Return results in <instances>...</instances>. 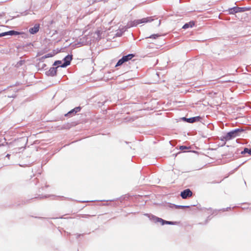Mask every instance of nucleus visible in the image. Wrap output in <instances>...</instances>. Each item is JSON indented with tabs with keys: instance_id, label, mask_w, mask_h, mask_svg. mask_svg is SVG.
I'll use <instances>...</instances> for the list:
<instances>
[{
	"instance_id": "obj_12",
	"label": "nucleus",
	"mask_w": 251,
	"mask_h": 251,
	"mask_svg": "<svg viewBox=\"0 0 251 251\" xmlns=\"http://www.w3.org/2000/svg\"><path fill=\"white\" fill-rule=\"evenodd\" d=\"M195 25V23L193 21H191L188 23L185 24L182 27L184 29H187L189 27H192Z\"/></svg>"
},
{
	"instance_id": "obj_1",
	"label": "nucleus",
	"mask_w": 251,
	"mask_h": 251,
	"mask_svg": "<svg viewBox=\"0 0 251 251\" xmlns=\"http://www.w3.org/2000/svg\"><path fill=\"white\" fill-rule=\"evenodd\" d=\"M134 54H129L127 55L124 56L121 59H120L116 65V67L120 66L123 65L124 63L130 60L133 57Z\"/></svg>"
},
{
	"instance_id": "obj_15",
	"label": "nucleus",
	"mask_w": 251,
	"mask_h": 251,
	"mask_svg": "<svg viewBox=\"0 0 251 251\" xmlns=\"http://www.w3.org/2000/svg\"><path fill=\"white\" fill-rule=\"evenodd\" d=\"M242 153H248L251 155V148L249 149L248 148H245L244 151L242 152Z\"/></svg>"
},
{
	"instance_id": "obj_21",
	"label": "nucleus",
	"mask_w": 251,
	"mask_h": 251,
	"mask_svg": "<svg viewBox=\"0 0 251 251\" xmlns=\"http://www.w3.org/2000/svg\"><path fill=\"white\" fill-rule=\"evenodd\" d=\"M1 16V15L0 14V17Z\"/></svg>"
},
{
	"instance_id": "obj_13",
	"label": "nucleus",
	"mask_w": 251,
	"mask_h": 251,
	"mask_svg": "<svg viewBox=\"0 0 251 251\" xmlns=\"http://www.w3.org/2000/svg\"><path fill=\"white\" fill-rule=\"evenodd\" d=\"M80 110V108L79 107H76L74 109H72V110H71L70 111H69L67 113V115H71V114H75L76 113H77V112H79Z\"/></svg>"
},
{
	"instance_id": "obj_16",
	"label": "nucleus",
	"mask_w": 251,
	"mask_h": 251,
	"mask_svg": "<svg viewBox=\"0 0 251 251\" xmlns=\"http://www.w3.org/2000/svg\"><path fill=\"white\" fill-rule=\"evenodd\" d=\"M56 53V52H53V53H48V57H52L53 55H54Z\"/></svg>"
},
{
	"instance_id": "obj_4",
	"label": "nucleus",
	"mask_w": 251,
	"mask_h": 251,
	"mask_svg": "<svg viewBox=\"0 0 251 251\" xmlns=\"http://www.w3.org/2000/svg\"><path fill=\"white\" fill-rule=\"evenodd\" d=\"M180 196L182 199H185L192 196V192L190 189H185L181 192Z\"/></svg>"
},
{
	"instance_id": "obj_18",
	"label": "nucleus",
	"mask_w": 251,
	"mask_h": 251,
	"mask_svg": "<svg viewBox=\"0 0 251 251\" xmlns=\"http://www.w3.org/2000/svg\"><path fill=\"white\" fill-rule=\"evenodd\" d=\"M96 33L98 35V37H99L102 33V32L100 30H97Z\"/></svg>"
},
{
	"instance_id": "obj_9",
	"label": "nucleus",
	"mask_w": 251,
	"mask_h": 251,
	"mask_svg": "<svg viewBox=\"0 0 251 251\" xmlns=\"http://www.w3.org/2000/svg\"><path fill=\"white\" fill-rule=\"evenodd\" d=\"M39 25L36 24L34 26V27H31L29 28V32L31 34H35L39 31Z\"/></svg>"
},
{
	"instance_id": "obj_2",
	"label": "nucleus",
	"mask_w": 251,
	"mask_h": 251,
	"mask_svg": "<svg viewBox=\"0 0 251 251\" xmlns=\"http://www.w3.org/2000/svg\"><path fill=\"white\" fill-rule=\"evenodd\" d=\"M239 132V129H237L228 132L224 137V138L226 140H230L232 138H235L238 135V132Z\"/></svg>"
},
{
	"instance_id": "obj_11",
	"label": "nucleus",
	"mask_w": 251,
	"mask_h": 251,
	"mask_svg": "<svg viewBox=\"0 0 251 251\" xmlns=\"http://www.w3.org/2000/svg\"><path fill=\"white\" fill-rule=\"evenodd\" d=\"M201 119V117L199 116L191 118H189L187 119V121L189 123H192L195 122L196 121H199Z\"/></svg>"
},
{
	"instance_id": "obj_8",
	"label": "nucleus",
	"mask_w": 251,
	"mask_h": 251,
	"mask_svg": "<svg viewBox=\"0 0 251 251\" xmlns=\"http://www.w3.org/2000/svg\"><path fill=\"white\" fill-rule=\"evenodd\" d=\"M19 34V32L14 31V30H10L7 32H2L1 33H0V37H2L5 35H18Z\"/></svg>"
},
{
	"instance_id": "obj_6",
	"label": "nucleus",
	"mask_w": 251,
	"mask_h": 251,
	"mask_svg": "<svg viewBox=\"0 0 251 251\" xmlns=\"http://www.w3.org/2000/svg\"><path fill=\"white\" fill-rule=\"evenodd\" d=\"M72 59V56L71 55H67L66 56L64 60V63L61 65V67H65L67 66L68 65H70L71 60Z\"/></svg>"
},
{
	"instance_id": "obj_5",
	"label": "nucleus",
	"mask_w": 251,
	"mask_h": 251,
	"mask_svg": "<svg viewBox=\"0 0 251 251\" xmlns=\"http://www.w3.org/2000/svg\"><path fill=\"white\" fill-rule=\"evenodd\" d=\"M245 9L246 8L244 7H234L230 9L229 12L230 14H233L236 13L244 12L245 11Z\"/></svg>"
},
{
	"instance_id": "obj_20",
	"label": "nucleus",
	"mask_w": 251,
	"mask_h": 251,
	"mask_svg": "<svg viewBox=\"0 0 251 251\" xmlns=\"http://www.w3.org/2000/svg\"><path fill=\"white\" fill-rule=\"evenodd\" d=\"M154 36H155V35H152V36H151V37H153L154 38H155V37H154Z\"/></svg>"
},
{
	"instance_id": "obj_14",
	"label": "nucleus",
	"mask_w": 251,
	"mask_h": 251,
	"mask_svg": "<svg viewBox=\"0 0 251 251\" xmlns=\"http://www.w3.org/2000/svg\"><path fill=\"white\" fill-rule=\"evenodd\" d=\"M62 64L61 61H56L54 63L53 65L54 66H57V67L58 68L59 67H61V65Z\"/></svg>"
},
{
	"instance_id": "obj_7",
	"label": "nucleus",
	"mask_w": 251,
	"mask_h": 251,
	"mask_svg": "<svg viewBox=\"0 0 251 251\" xmlns=\"http://www.w3.org/2000/svg\"><path fill=\"white\" fill-rule=\"evenodd\" d=\"M154 219L155 222L160 223L162 225H164L165 224H173V223L172 222L166 221L160 218L155 217Z\"/></svg>"
},
{
	"instance_id": "obj_3",
	"label": "nucleus",
	"mask_w": 251,
	"mask_h": 251,
	"mask_svg": "<svg viewBox=\"0 0 251 251\" xmlns=\"http://www.w3.org/2000/svg\"><path fill=\"white\" fill-rule=\"evenodd\" d=\"M150 21L151 20L149 19V18H145L140 20H136L130 22V25L131 26H136L139 24L147 23Z\"/></svg>"
},
{
	"instance_id": "obj_19",
	"label": "nucleus",
	"mask_w": 251,
	"mask_h": 251,
	"mask_svg": "<svg viewBox=\"0 0 251 251\" xmlns=\"http://www.w3.org/2000/svg\"><path fill=\"white\" fill-rule=\"evenodd\" d=\"M178 208H187V207H189V206H177Z\"/></svg>"
},
{
	"instance_id": "obj_17",
	"label": "nucleus",
	"mask_w": 251,
	"mask_h": 251,
	"mask_svg": "<svg viewBox=\"0 0 251 251\" xmlns=\"http://www.w3.org/2000/svg\"><path fill=\"white\" fill-rule=\"evenodd\" d=\"M187 149H188V147H187L186 146H180V147H179V149L180 150H183Z\"/></svg>"
},
{
	"instance_id": "obj_10",
	"label": "nucleus",
	"mask_w": 251,
	"mask_h": 251,
	"mask_svg": "<svg viewBox=\"0 0 251 251\" xmlns=\"http://www.w3.org/2000/svg\"><path fill=\"white\" fill-rule=\"evenodd\" d=\"M57 68L58 67L50 68L49 71V73L48 75H50L51 76H54L56 75Z\"/></svg>"
}]
</instances>
